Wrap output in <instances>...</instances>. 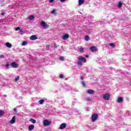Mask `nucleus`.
I'll list each match as a JSON object with an SVG mask.
<instances>
[{
	"label": "nucleus",
	"mask_w": 131,
	"mask_h": 131,
	"mask_svg": "<svg viewBox=\"0 0 131 131\" xmlns=\"http://www.w3.org/2000/svg\"><path fill=\"white\" fill-rule=\"evenodd\" d=\"M85 40H86V41H89V40H90V37H89V36L86 35L85 37Z\"/></svg>",
	"instance_id": "obj_23"
},
{
	"label": "nucleus",
	"mask_w": 131,
	"mask_h": 131,
	"mask_svg": "<svg viewBox=\"0 0 131 131\" xmlns=\"http://www.w3.org/2000/svg\"><path fill=\"white\" fill-rule=\"evenodd\" d=\"M88 93L90 95H93V94H95V91L89 89L88 90Z\"/></svg>",
	"instance_id": "obj_12"
},
{
	"label": "nucleus",
	"mask_w": 131,
	"mask_h": 131,
	"mask_svg": "<svg viewBox=\"0 0 131 131\" xmlns=\"http://www.w3.org/2000/svg\"><path fill=\"white\" fill-rule=\"evenodd\" d=\"M89 50L93 53H94V52H97L98 51V48H97L96 46H92L89 48Z\"/></svg>",
	"instance_id": "obj_3"
},
{
	"label": "nucleus",
	"mask_w": 131,
	"mask_h": 131,
	"mask_svg": "<svg viewBox=\"0 0 131 131\" xmlns=\"http://www.w3.org/2000/svg\"><path fill=\"white\" fill-rule=\"evenodd\" d=\"M81 83L83 86H84V88H87L86 85L85 84V83L84 82V81H82Z\"/></svg>",
	"instance_id": "obj_25"
},
{
	"label": "nucleus",
	"mask_w": 131,
	"mask_h": 131,
	"mask_svg": "<svg viewBox=\"0 0 131 131\" xmlns=\"http://www.w3.org/2000/svg\"><path fill=\"white\" fill-rule=\"evenodd\" d=\"M14 111L15 113H17V108H14Z\"/></svg>",
	"instance_id": "obj_37"
},
{
	"label": "nucleus",
	"mask_w": 131,
	"mask_h": 131,
	"mask_svg": "<svg viewBox=\"0 0 131 131\" xmlns=\"http://www.w3.org/2000/svg\"><path fill=\"white\" fill-rule=\"evenodd\" d=\"M54 2V0H49V3H50V4H52V3H53Z\"/></svg>",
	"instance_id": "obj_36"
},
{
	"label": "nucleus",
	"mask_w": 131,
	"mask_h": 131,
	"mask_svg": "<svg viewBox=\"0 0 131 131\" xmlns=\"http://www.w3.org/2000/svg\"><path fill=\"white\" fill-rule=\"evenodd\" d=\"M67 38H69V34H66L63 36L62 39H63V40H66Z\"/></svg>",
	"instance_id": "obj_11"
},
{
	"label": "nucleus",
	"mask_w": 131,
	"mask_h": 131,
	"mask_svg": "<svg viewBox=\"0 0 131 131\" xmlns=\"http://www.w3.org/2000/svg\"><path fill=\"white\" fill-rule=\"evenodd\" d=\"M81 80H83V77H81Z\"/></svg>",
	"instance_id": "obj_42"
},
{
	"label": "nucleus",
	"mask_w": 131,
	"mask_h": 131,
	"mask_svg": "<svg viewBox=\"0 0 131 131\" xmlns=\"http://www.w3.org/2000/svg\"><path fill=\"white\" fill-rule=\"evenodd\" d=\"M5 114V112L3 110H0V117L1 116H3Z\"/></svg>",
	"instance_id": "obj_17"
},
{
	"label": "nucleus",
	"mask_w": 131,
	"mask_h": 131,
	"mask_svg": "<svg viewBox=\"0 0 131 131\" xmlns=\"http://www.w3.org/2000/svg\"><path fill=\"white\" fill-rule=\"evenodd\" d=\"M46 48H50V45H47Z\"/></svg>",
	"instance_id": "obj_41"
},
{
	"label": "nucleus",
	"mask_w": 131,
	"mask_h": 131,
	"mask_svg": "<svg viewBox=\"0 0 131 131\" xmlns=\"http://www.w3.org/2000/svg\"><path fill=\"white\" fill-rule=\"evenodd\" d=\"M51 14H54V15H56V10H53L51 11Z\"/></svg>",
	"instance_id": "obj_28"
},
{
	"label": "nucleus",
	"mask_w": 131,
	"mask_h": 131,
	"mask_svg": "<svg viewBox=\"0 0 131 131\" xmlns=\"http://www.w3.org/2000/svg\"><path fill=\"white\" fill-rule=\"evenodd\" d=\"M123 102V97H118L117 100L118 103H122Z\"/></svg>",
	"instance_id": "obj_13"
},
{
	"label": "nucleus",
	"mask_w": 131,
	"mask_h": 131,
	"mask_svg": "<svg viewBox=\"0 0 131 131\" xmlns=\"http://www.w3.org/2000/svg\"><path fill=\"white\" fill-rule=\"evenodd\" d=\"M34 129V125H31L28 127V130L30 131L32 130V129Z\"/></svg>",
	"instance_id": "obj_15"
},
{
	"label": "nucleus",
	"mask_w": 131,
	"mask_h": 131,
	"mask_svg": "<svg viewBox=\"0 0 131 131\" xmlns=\"http://www.w3.org/2000/svg\"><path fill=\"white\" fill-rule=\"evenodd\" d=\"M98 114L94 113L91 117L92 122H95V121H96V120L98 119Z\"/></svg>",
	"instance_id": "obj_1"
},
{
	"label": "nucleus",
	"mask_w": 131,
	"mask_h": 131,
	"mask_svg": "<svg viewBox=\"0 0 131 131\" xmlns=\"http://www.w3.org/2000/svg\"><path fill=\"white\" fill-rule=\"evenodd\" d=\"M59 77L60 78H65V77H64V75L63 74H60Z\"/></svg>",
	"instance_id": "obj_30"
},
{
	"label": "nucleus",
	"mask_w": 131,
	"mask_h": 131,
	"mask_svg": "<svg viewBox=\"0 0 131 131\" xmlns=\"http://www.w3.org/2000/svg\"><path fill=\"white\" fill-rule=\"evenodd\" d=\"M9 64H8V63H7V64H6V67L7 69H9Z\"/></svg>",
	"instance_id": "obj_35"
},
{
	"label": "nucleus",
	"mask_w": 131,
	"mask_h": 131,
	"mask_svg": "<svg viewBox=\"0 0 131 131\" xmlns=\"http://www.w3.org/2000/svg\"><path fill=\"white\" fill-rule=\"evenodd\" d=\"M110 47H115V44L113 43H110Z\"/></svg>",
	"instance_id": "obj_31"
},
{
	"label": "nucleus",
	"mask_w": 131,
	"mask_h": 131,
	"mask_svg": "<svg viewBox=\"0 0 131 131\" xmlns=\"http://www.w3.org/2000/svg\"><path fill=\"white\" fill-rule=\"evenodd\" d=\"M19 78H20V77L19 76H17L15 79V82H17L19 80Z\"/></svg>",
	"instance_id": "obj_24"
},
{
	"label": "nucleus",
	"mask_w": 131,
	"mask_h": 131,
	"mask_svg": "<svg viewBox=\"0 0 131 131\" xmlns=\"http://www.w3.org/2000/svg\"><path fill=\"white\" fill-rule=\"evenodd\" d=\"M85 101L90 102V101H92V99H91V97H87L85 98Z\"/></svg>",
	"instance_id": "obj_22"
},
{
	"label": "nucleus",
	"mask_w": 131,
	"mask_h": 131,
	"mask_svg": "<svg viewBox=\"0 0 131 131\" xmlns=\"http://www.w3.org/2000/svg\"><path fill=\"white\" fill-rule=\"evenodd\" d=\"M20 27H18L15 28V31H18V30H20Z\"/></svg>",
	"instance_id": "obj_33"
},
{
	"label": "nucleus",
	"mask_w": 131,
	"mask_h": 131,
	"mask_svg": "<svg viewBox=\"0 0 131 131\" xmlns=\"http://www.w3.org/2000/svg\"><path fill=\"white\" fill-rule=\"evenodd\" d=\"M122 6V3L121 2H119L118 8H121Z\"/></svg>",
	"instance_id": "obj_26"
},
{
	"label": "nucleus",
	"mask_w": 131,
	"mask_h": 131,
	"mask_svg": "<svg viewBox=\"0 0 131 131\" xmlns=\"http://www.w3.org/2000/svg\"><path fill=\"white\" fill-rule=\"evenodd\" d=\"M6 46L7 47V48H9V49H11L12 48V44L11 43L7 42L6 43Z\"/></svg>",
	"instance_id": "obj_14"
},
{
	"label": "nucleus",
	"mask_w": 131,
	"mask_h": 131,
	"mask_svg": "<svg viewBox=\"0 0 131 131\" xmlns=\"http://www.w3.org/2000/svg\"><path fill=\"white\" fill-rule=\"evenodd\" d=\"M30 121H31V122H32V123H36V120H35L33 119H30Z\"/></svg>",
	"instance_id": "obj_18"
},
{
	"label": "nucleus",
	"mask_w": 131,
	"mask_h": 131,
	"mask_svg": "<svg viewBox=\"0 0 131 131\" xmlns=\"http://www.w3.org/2000/svg\"><path fill=\"white\" fill-rule=\"evenodd\" d=\"M30 39H31V40H35L36 39H37V36L33 35L30 37Z\"/></svg>",
	"instance_id": "obj_9"
},
{
	"label": "nucleus",
	"mask_w": 131,
	"mask_h": 131,
	"mask_svg": "<svg viewBox=\"0 0 131 131\" xmlns=\"http://www.w3.org/2000/svg\"><path fill=\"white\" fill-rule=\"evenodd\" d=\"M40 25L45 29L48 28L49 27V25H47V24H46V22H45L44 21H42L41 22Z\"/></svg>",
	"instance_id": "obj_4"
},
{
	"label": "nucleus",
	"mask_w": 131,
	"mask_h": 131,
	"mask_svg": "<svg viewBox=\"0 0 131 131\" xmlns=\"http://www.w3.org/2000/svg\"><path fill=\"white\" fill-rule=\"evenodd\" d=\"M103 98L105 101L110 100V94L106 93L103 95Z\"/></svg>",
	"instance_id": "obj_2"
},
{
	"label": "nucleus",
	"mask_w": 131,
	"mask_h": 131,
	"mask_svg": "<svg viewBox=\"0 0 131 131\" xmlns=\"http://www.w3.org/2000/svg\"><path fill=\"white\" fill-rule=\"evenodd\" d=\"M19 32H23V30L22 29H20Z\"/></svg>",
	"instance_id": "obj_38"
},
{
	"label": "nucleus",
	"mask_w": 131,
	"mask_h": 131,
	"mask_svg": "<svg viewBox=\"0 0 131 131\" xmlns=\"http://www.w3.org/2000/svg\"><path fill=\"white\" fill-rule=\"evenodd\" d=\"M27 45V41H24L23 42V46H26Z\"/></svg>",
	"instance_id": "obj_29"
},
{
	"label": "nucleus",
	"mask_w": 131,
	"mask_h": 131,
	"mask_svg": "<svg viewBox=\"0 0 131 131\" xmlns=\"http://www.w3.org/2000/svg\"><path fill=\"white\" fill-rule=\"evenodd\" d=\"M77 64L78 65H80V66H82V62H81V61H78L77 62Z\"/></svg>",
	"instance_id": "obj_21"
},
{
	"label": "nucleus",
	"mask_w": 131,
	"mask_h": 131,
	"mask_svg": "<svg viewBox=\"0 0 131 131\" xmlns=\"http://www.w3.org/2000/svg\"><path fill=\"white\" fill-rule=\"evenodd\" d=\"M11 65L13 68H18V67H19V64H17V63L15 62H12Z\"/></svg>",
	"instance_id": "obj_5"
},
{
	"label": "nucleus",
	"mask_w": 131,
	"mask_h": 131,
	"mask_svg": "<svg viewBox=\"0 0 131 131\" xmlns=\"http://www.w3.org/2000/svg\"><path fill=\"white\" fill-rule=\"evenodd\" d=\"M56 48H57V45L56 44H55L54 45V48L56 49Z\"/></svg>",
	"instance_id": "obj_40"
},
{
	"label": "nucleus",
	"mask_w": 131,
	"mask_h": 131,
	"mask_svg": "<svg viewBox=\"0 0 131 131\" xmlns=\"http://www.w3.org/2000/svg\"><path fill=\"white\" fill-rule=\"evenodd\" d=\"M43 103H45V100L44 99L40 100L39 101V103L41 105H42V104Z\"/></svg>",
	"instance_id": "obj_20"
},
{
	"label": "nucleus",
	"mask_w": 131,
	"mask_h": 131,
	"mask_svg": "<svg viewBox=\"0 0 131 131\" xmlns=\"http://www.w3.org/2000/svg\"><path fill=\"white\" fill-rule=\"evenodd\" d=\"M51 124V122L49 121L48 120H45L43 121V125L45 126H48V125H50Z\"/></svg>",
	"instance_id": "obj_7"
},
{
	"label": "nucleus",
	"mask_w": 131,
	"mask_h": 131,
	"mask_svg": "<svg viewBox=\"0 0 131 131\" xmlns=\"http://www.w3.org/2000/svg\"><path fill=\"white\" fill-rule=\"evenodd\" d=\"M86 58H89V55H85Z\"/></svg>",
	"instance_id": "obj_43"
},
{
	"label": "nucleus",
	"mask_w": 131,
	"mask_h": 131,
	"mask_svg": "<svg viewBox=\"0 0 131 131\" xmlns=\"http://www.w3.org/2000/svg\"><path fill=\"white\" fill-rule=\"evenodd\" d=\"M79 6H81L83 4H84V0H79Z\"/></svg>",
	"instance_id": "obj_16"
},
{
	"label": "nucleus",
	"mask_w": 131,
	"mask_h": 131,
	"mask_svg": "<svg viewBox=\"0 0 131 131\" xmlns=\"http://www.w3.org/2000/svg\"><path fill=\"white\" fill-rule=\"evenodd\" d=\"M78 60L79 61H82L83 63H86V59L84 57H83L82 56H79Z\"/></svg>",
	"instance_id": "obj_6"
},
{
	"label": "nucleus",
	"mask_w": 131,
	"mask_h": 131,
	"mask_svg": "<svg viewBox=\"0 0 131 131\" xmlns=\"http://www.w3.org/2000/svg\"><path fill=\"white\" fill-rule=\"evenodd\" d=\"M59 60H60V61H63V60H64V57H62V56H60V57H59Z\"/></svg>",
	"instance_id": "obj_32"
},
{
	"label": "nucleus",
	"mask_w": 131,
	"mask_h": 131,
	"mask_svg": "<svg viewBox=\"0 0 131 131\" xmlns=\"http://www.w3.org/2000/svg\"><path fill=\"white\" fill-rule=\"evenodd\" d=\"M1 15H2V16H4V15H5V13L2 12V13H1Z\"/></svg>",
	"instance_id": "obj_39"
},
{
	"label": "nucleus",
	"mask_w": 131,
	"mask_h": 131,
	"mask_svg": "<svg viewBox=\"0 0 131 131\" xmlns=\"http://www.w3.org/2000/svg\"><path fill=\"white\" fill-rule=\"evenodd\" d=\"M29 20H33L34 19V15H30L29 16Z\"/></svg>",
	"instance_id": "obj_19"
},
{
	"label": "nucleus",
	"mask_w": 131,
	"mask_h": 131,
	"mask_svg": "<svg viewBox=\"0 0 131 131\" xmlns=\"http://www.w3.org/2000/svg\"><path fill=\"white\" fill-rule=\"evenodd\" d=\"M79 52H80V53H83V52H84L83 48H80L79 49Z\"/></svg>",
	"instance_id": "obj_27"
},
{
	"label": "nucleus",
	"mask_w": 131,
	"mask_h": 131,
	"mask_svg": "<svg viewBox=\"0 0 131 131\" xmlns=\"http://www.w3.org/2000/svg\"><path fill=\"white\" fill-rule=\"evenodd\" d=\"M59 128L60 129H64V128H66V123H62L60 125Z\"/></svg>",
	"instance_id": "obj_10"
},
{
	"label": "nucleus",
	"mask_w": 131,
	"mask_h": 131,
	"mask_svg": "<svg viewBox=\"0 0 131 131\" xmlns=\"http://www.w3.org/2000/svg\"><path fill=\"white\" fill-rule=\"evenodd\" d=\"M0 58H5V55H0Z\"/></svg>",
	"instance_id": "obj_34"
},
{
	"label": "nucleus",
	"mask_w": 131,
	"mask_h": 131,
	"mask_svg": "<svg viewBox=\"0 0 131 131\" xmlns=\"http://www.w3.org/2000/svg\"><path fill=\"white\" fill-rule=\"evenodd\" d=\"M16 122V116H14L12 117V119L10 120V123L11 124H14Z\"/></svg>",
	"instance_id": "obj_8"
}]
</instances>
